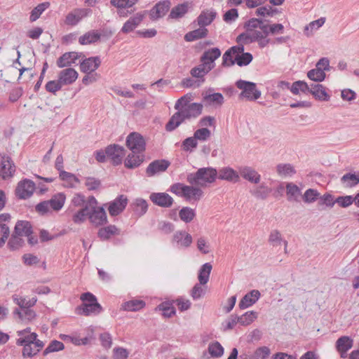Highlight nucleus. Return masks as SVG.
<instances>
[{
	"label": "nucleus",
	"mask_w": 359,
	"mask_h": 359,
	"mask_svg": "<svg viewBox=\"0 0 359 359\" xmlns=\"http://www.w3.org/2000/svg\"><path fill=\"white\" fill-rule=\"evenodd\" d=\"M193 98L191 93H187L176 101L174 108L177 112L171 116L167 123L165 126L167 131H172L185 121L195 119L202 114L203 104L191 102Z\"/></svg>",
	"instance_id": "obj_1"
},
{
	"label": "nucleus",
	"mask_w": 359,
	"mask_h": 359,
	"mask_svg": "<svg viewBox=\"0 0 359 359\" xmlns=\"http://www.w3.org/2000/svg\"><path fill=\"white\" fill-rule=\"evenodd\" d=\"M269 20H261L252 18L245 22V32L237 36L236 41L241 43H251L257 42L260 48L268 46L271 40L268 38V32L265 22Z\"/></svg>",
	"instance_id": "obj_2"
},
{
	"label": "nucleus",
	"mask_w": 359,
	"mask_h": 359,
	"mask_svg": "<svg viewBox=\"0 0 359 359\" xmlns=\"http://www.w3.org/2000/svg\"><path fill=\"white\" fill-rule=\"evenodd\" d=\"M217 177V170L212 167L198 169L195 172L187 175V181L190 184L205 187L213 183Z\"/></svg>",
	"instance_id": "obj_3"
},
{
	"label": "nucleus",
	"mask_w": 359,
	"mask_h": 359,
	"mask_svg": "<svg viewBox=\"0 0 359 359\" xmlns=\"http://www.w3.org/2000/svg\"><path fill=\"white\" fill-rule=\"evenodd\" d=\"M82 304L76 308V313L86 316L99 314L102 308L96 297L90 292H84L80 297Z\"/></svg>",
	"instance_id": "obj_4"
},
{
	"label": "nucleus",
	"mask_w": 359,
	"mask_h": 359,
	"mask_svg": "<svg viewBox=\"0 0 359 359\" xmlns=\"http://www.w3.org/2000/svg\"><path fill=\"white\" fill-rule=\"evenodd\" d=\"M236 86L241 90L239 97L248 101H255L261 97V91L257 88L255 83L239 79Z\"/></svg>",
	"instance_id": "obj_5"
},
{
	"label": "nucleus",
	"mask_w": 359,
	"mask_h": 359,
	"mask_svg": "<svg viewBox=\"0 0 359 359\" xmlns=\"http://www.w3.org/2000/svg\"><path fill=\"white\" fill-rule=\"evenodd\" d=\"M95 205H97V199L93 196L88 197L86 205L73 214L72 221L76 224L83 223L88 217L90 208H93Z\"/></svg>",
	"instance_id": "obj_6"
},
{
	"label": "nucleus",
	"mask_w": 359,
	"mask_h": 359,
	"mask_svg": "<svg viewBox=\"0 0 359 359\" xmlns=\"http://www.w3.org/2000/svg\"><path fill=\"white\" fill-rule=\"evenodd\" d=\"M145 141L137 133H130L126 139V146L134 154H142L145 150Z\"/></svg>",
	"instance_id": "obj_7"
},
{
	"label": "nucleus",
	"mask_w": 359,
	"mask_h": 359,
	"mask_svg": "<svg viewBox=\"0 0 359 359\" xmlns=\"http://www.w3.org/2000/svg\"><path fill=\"white\" fill-rule=\"evenodd\" d=\"M88 219L90 222L95 226H102L107 223V213L103 207L95 205L93 208H90Z\"/></svg>",
	"instance_id": "obj_8"
},
{
	"label": "nucleus",
	"mask_w": 359,
	"mask_h": 359,
	"mask_svg": "<svg viewBox=\"0 0 359 359\" xmlns=\"http://www.w3.org/2000/svg\"><path fill=\"white\" fill-rule=\"evenodd\" d=\"M15 172V166L11 158L0 154V177L6 180L12 177Z\"/></svg>",
	"instance_id": "obj_9"
},
{
	"label": "nucleus",
	"mask_w": 359,
	"mask_h": 359,
	"mask_svg": "<svg viewBox=\"0 0 359 359\" xmlns=\"http://www.w3.org/2000/svg\"><path fill=\"white\" fill-rule=\"evenodd\" d=\"M128 200L126 196L120 195L108 203V211L111 216L120 215L126 208Z\"/></svg>",
	"instance_id": "obj_10"
},
{
	"label": "nucleus",
	"mask_w": 359,
	"mask_h": 359,
	"mask_svg": "<svg viewBox=\"0 0 359 359\" xmlns=\"http://www.w3.org/2000/svg\"><path fill=\"white\" fill-rule=\"evenodd\" d=\"M90 13L91 11L88 8H76L67 15L65 23L71 26L76 25Z\"/></svg>",
	"instance_id": "obj_11"
},
{
	"label": "nucleus",
	"mask_w": 359,
	"mask_h": 359,
	"mask_svg": "<svg viewBox=\"0 0 359 359\" xmlns=\"http://www.w3.org/2000/svg\"><path fill=\"white\" fill-rule=\"evenodd\" d=\"M106 154L114 165H119L125 156V149L117 144L109 145L106 148Z\"/></svg>",
	"instance_id": "obj_12"
},
{
	"label": "nucleus",
	"mask_w": 359,
	"mask_h": 359,
	"mask_svg": "<svg viewBox=\"0 0 359 359\" xmlns=\"http://www.w3.org/2000/svg\"><path fill=\"white\" fill-rule=\"evenodd\" d=\"M35 190V184L29 180L20 181L16 188V195L22 199L29 198Z\"/></svg>",
	"instance_id": "obj_13"
},
{
	"label": "nucleus",
	"mask_w": 359,
	"mask_h": 359,
	"mask_svg": "<svg viewBox=\"0 0 359 359\" xmlns=\"http://www.w3.org/2000/svg\"><path fill=\"white\" fill-rule=\"evenodd\" d=\"M45 344L41 340L36 339L32 343L26 344L23 346L22 355L24 358H31L39 353L43 348Z\"/></svg>",
	"instance_id": "obj_14"
},
{
	"label": "nucleus",
	"mask_w": 359,
	"mask_h": 359,
	"mask_svg": "<svg viewBox=\"0 0 359 359\" xmlns=\"http://www.w3.org/2000/svg\"><path fill=\"white\" fill-rule=\"evenodd\" d=\"M221 50L218 48H209L202 54L201 62L210 67L212 70L215 66V61L221 56Z\"/></svg>",
	"instance_id": "obj_15"
},
{
	"label": "nucleus",
	"mask_w": 359,
	"mask_h": 359,
	"mask_svg": "<svg viewBox=\"0 0 359 359\" xmlns=\"http://www.w3.org/2000/svg\"><path fill=\"white\" fill-rule=\"evenodd\" d=\"M149 198L154 204L162 208H170L174 202L173 198L168 194L164 192L152 193L150 194Z\"/></svg>",
	"instance_id": "obj_16"
},
{
	"label": "nucleus",
	"mask_w": 359,
	"mask_h": 359,
	"mask_svg": "<svg viewBox=\"0 0 359 359\" xmlns=\"http://www.w3.org/2000/svg\"><path fill=\"white\" fill-rule=\"evenodd\" d=\"M18 338L16 340L18 346H25L26 344L32 343L38 339V334L36 332H32L30 327H27L22 330L17 331Z\"/></svg>",
	"instance_id": "obj_17"
},
{
	"label": "nucleus",
	"mask_w": 359,
	"mask_h": 359,
	"mask_svg": "<svg viewBox=\"0 0 359 359\" xmlns=\"http://www.w3.org/2000/svg\"><path fill=\"white\" fill-rule=\"evenodd\" d=\"M81 55L82 53L78 52L65 53L57 59V66L60 68L70 67L75 64Z\"/></svg>",
	"instance_id": "obj_18"
},
{
	"label": "nucleus",
	"mask_w": 359,
	"mask_h": 359,
	"mask_svg": "<svg viewBox=\"0 0 359 359\" xmlns=\"http://www.w3.org/2000/svg\"><path fill=\"white\" fill-rule=\"evenodd\" d=\"M144 18V14L142 13H137L133 17H130L123 25L121 31L124 34H128L137 28Z\"/></svg>",
	"instance_id": "obj_19"
},
{
	"label": "nucleus",
	"mask_w": 359,
	"mask_h": 359,
	"mask_svg": "<svg viewBox=\"0 0 359 359\" xmlns=\"http://www.w3.org/2000/svg\"><path fill=\"white\" fill-rule=\"evenodd\" d=\"M261 294L257 290H252L248 292L239 302L238 306L241 309H245L254 305L260 298Z\"/></svg>",
	"instance_id": "obj_20"
},
{
	"label": "nucleus",
	"mask_w": 359,
	"mask_h": 359,
	"mask_svg": "<svg viewBox=\"0 0 359 359\" xmlns=\"http://www.w3.org/2000/svg\"><path fill=\"white\" fill-rule=\"evenodd\" d=\"M185 185L183 196L188 201H198L203 196V192L198 186Z\"/></svg>",
	"instance_id": "obj_21"
},
{
	"label": "nucleus",
	"mask_w": 359,
	"mask_h": 359,
	"mask_svg": "<svg viewBox=\"0 0 359 359\" xmlns=\"http://www.w3.org/2000/svg\"><path fill=\"white\" fill-rule=\"evenodd\" d=\"M170 163L165 160H156L151 162L147 167L146 173L149 177L163 172L168 168Z\"/></svg>",
	"instance_id": "obj_22"
},
{
	"label": "nucleus",
	"mask_w": 359,
	"mask_h": 359,
	"mask_svg": "<svg viewBox=\"0 0 359 359\" xmlns=\"http://www.w3.org/2000/svg\"><path fill=\"white\" fill-rule=\"evenodd\" d=\"M78 72L73 68H67L58 74V80L62 86L73 83L78 78Z\"/></svg>",
	"instance_id": "obj_23"
},
{
	"label": "nucleus",
	"mask_w": 359,
	"mask_h": 359,
	"mask_svg": "<svg viewBox=\"0 0 359 359\" xmlns=\"http://www.w3.org/2000/svg\"><path fill=\"white\" fill-rule=\"evenodd\" d=\"M100 64L101 60L99 57H88L81 62V71L90 74L95 72L100 67Z\"/></svg>",
	"instance_id": "obj_24"
},
{
	"label": "nucleus",
	"mask_w": 359,
	"mask_h": 359,
	"mask_svg": "<svg viewBox=\"0 0 359 359\" xmlns=\"http://www.w3.org/2000/svg\"><path fill=\"white\" fill-rule=\"evenodd\" d=\"M217 177L219 180L231 182H236L239 180L238 172L231 167H224L217 171Z\"/></svg>",
	"instance_id": "obj_25"
},
{
	"label": "nucleus",
	"mask_w": 359,
	"mask_h": 359,
	"mask_svg": "<svg viewBox=\"0 0 359 359\" xmlns=\"http://www.w3.org/2000/svg\"><path fill=\"white\" fill-rule=\"evenodd\" d=\"M353 341L351 338L346 336L339 337L336 342V348L340 353L341 358L346 357L347 351L353 346Z\"/></svg>",
	"instance_id": "obj_26"
},
{
	"label": "nucleus",
	"mask_w": 359,
	"mask_h": 359,
	"mask_svg": "<svg viewBox=\"0 0 359 359\" xmlns=\"http://www.w3.org/2000/svg\"><path fill=\"white\" fill-rule=\"evenodd\" d=\"M60 338L62 341L65 342H69L73 344L75 346H81V345H87L90 343L91 339H93V337L91 335L86 336L85 337L81 338L80 337L77 336L76 334H60Z\"/></svg>",
	"instance_id": "obj_27"
},
{
	"label": "nucleus",
	"mask_w": 359,
	"mask_h": 359,
	"mask_svg": "<svg viewBox=\"0 0 359 359\" xmlns=\"http://www.w3.org/2000/svg\"><path fill=\"white\" fill-rule=\"evenodd\" d=\"M313 97L319 100L328 101L330 98V95L327 93L326 88L321 84L310 85L309 92Z\"/></svg>",
	"instance_id": "obj_28"
},
{
	"label": "nucleus",
	"mask_w": 359,
	"mask_h": 359,
	"mask_svg": "<svg viewBox=\"0 0 359 359\" xmlns=\"http://www.w3.org/2000/svg\"><path fill=\"white\" fill-rule=\"evenodd\" d=\"M240 173L245 180L254 184H258L261 179L260 175L250 167L246 166L241 168Z\"/></svg>",
	"instance_id": "obj_29"
},
{
	"label": "nucleus",
	"mask_w": 359,
	"mask_h": 359,
	"mask_svg": "<svg viewBox=\"0 0 359 359\" xmlns=\"http://www.w3.org/2000/svg\"><path fill=\"white\" fill-rule=\"evenodd\" d=\"M276 172L280 177L286 179L292 177L296 170L290 163H279L276 165Z\"/></svg>",
	"instance_id": "obj_30"
},
{
	"label": "nucleus",
	"mask_w": 359,
	"mask_h": 359,
	"mask_svg": "<svg viewBox=\"0 0 359 359\" xmlns=\"http://www.w3.org/2000/svg\"><path fill=\"white\" fill-rule=\"evenodd\" d=\"M216 12L214 10H206L201 13L197 18V22L200 27H205L209 25L216 17Z\"/></svg>",
	"instance_id": "obj_31"
},
{
	"label": "nucleus",
	"mask_w": 359,
	"mask_h": 359,
	"mask_svg": "<svg viewBox=\"0 0 359 359\" xmlns=\"http://www.w3.org/2000/svg\"><path fill=\"white\" fill-rule=\"evenodd\" d=\"M280 13L278 8H273L271 6H264L257 8L255 14L262 17L261 20H268V18H273L277 14Z\"/></svg>",
	"instance_id": "obj_32"
},
{
	"label": "nucleus",
	"mask_w": 359,
	"mask_h": 359,
	"mask_svg": "<svg viewBox=\"0 0 359 359\" xmlns=\"http://www.w3.org/2000/svg\"><path fill=\"white\" fill-rule=\"evenodd\" d=\"M173 241L181 247L187 248L192 243L191 236L186 231H180L175 233Z\"/></svg>",
	"instance_id": "obj_33"
},
{
	"label": "nucleus",
	"mask_w": 359,
	"mask_h": 359,
	"mask_svg": "<svg viewBox=\"0 0 359 359\" xmlns=\"http://www.w3.org/2000/svg\"><path fill=\"white\" fill-rule=\"evenodd\" d=\"M32 226L29 222L27 221H19L17 222L15 226L14 233L22 237H29L32 234Z\"/></svg>",
	"instance_id": "obj_34"
},
{
	"label": "nucleus",
	"mask_w": 359,
	"mask_h": 359,
	"mask_svg": "<svg viewBox=\"0 0 359 359\" xmlns=\"http://www.w3.org/2000/svg\"><path fill=\"white\" fill-rule=\"evenodd\" d=\"M169 8V4L168 2H160L157 4L151 11L150 17L153 20L158 19L163 16Z\"/></svg>",
	"instance_id": "obj_35"
},
{
	"label": "nucleus",
	"mask_w": 359,
	"mask_h": 359,
	"mask_svg": "<svg viewBox=\"0 0 359 359\" xmlns=\"http://www.w3.org/2000/svg\"><path fill=\"white\" fill-rule=\"evenodd\" d=\"M100 39V34L97 31L91 30L81 36L79 42L81 45H88L97 42Z\"/></svg>",
	"instance_id": "obj_36"
},
{
	"label": "nucleus",
	"mask_w": 359,
	"mask_h": 359,
	"mask_svg": "<svg viewBox=\"0 0 359 359\" xmlns=\"http://www.w3.org/2000/svg\"><path fill=\"white\" fill-rule=\"evenodd\" d=\"M119 233L120 230L115 225H109L100 229L97 235L102 240H108L112 236L118 235Z\"/></svg>",
	"instance_id": "obj_37"
},
{
	"label": "nucleus",
	"mask_w": 359,
	"mask_h": 359,
	"mask_svg": "<svg viewBox=\"0 0 359 359\" xmlns=\"http://www.w3.org/2000/svg\"><path fill=\"white\" fill-rule=\"evenodd\" d=\"M325 22V18H320L318 20L311 22L309 24L305 26L304 29V34L308 36H311L313 33L321 27Z\"/></svg>",
	"instance_id": "obj_38"
},
{
	"label": "nucleus",
	"mask_w": 359,
	"mask_h": 359,
	"mask_svg": "<svg viewBox=\"0 0 359 359\" xmlns=\"http://www.w3.org/2000/svg\"><path fill=\"white\" fill-rule=\"evenodd\" d=\"M144 160V155L142 154H129L125 160V166L128 168L138 167Z\"/></svg>",
	"instance_id": "obj_39"
},
{
	"label": "nucleus",
	"mask_w": 359,
	"mask_h": 359,
	"mask_svg": "<svg viewBox=\"0 0 359 359\" xmlns=\"http://www.w3.org/2000/svg\"><path fill=\"white\" fill-rule=\"evenodd\" d=\"M341 182L345 187L351 188L356 186L359 183V172L344 175Z\"/></svg>",
	"instance_id": "obj_40"
},
{
	"label": "nucleus",
	"mask_w": 359,
	"mask_h": 359,
	"mask_svg": "<svg viewBox=\"0 0 359 359\" xmlns=\"http://www.w3.org/2000/svg\"><path fill=\"white\" fill-rule=\"evenodd\" d=\"M208 35V29L205 27H200V28L187 32L184 36V40L187 41H194Z\"/></svg>",
	"instance_id": "obj_41"
},
{
	"label": "nucleus",
	"mask_w": 359,
	"mask_h": 359,
	"mask_svg": "<svg viewBox=\"0 0 359 359\" xmlns=\"http://www.w3.org/2000/svg\"><path fill=\"white\" fill-rule=\"evenodd\" d=\"M66 200L65 195L62 193H58L54 195L50 200L48 203L52 210L58 211L64 206Z\"/></svg>",
	"instance_id": "obj_42"
},
{
	"label": "nucleus",
	"mask_w": 359,
	"mask_h": 359,
	"mask_svg": "<svg viewBox=\"0 0 359 359\" xmlns=\"http://www.w3.org/2000/svg\"><path fill=\"white\" fill-rule=\"evenodd\" d=\"M13 313L22 323L31 321L35 318L34 311L29 309V308L20 310L15 309Z\"/></svg>",
	"instance_id": "obj_43"
},
{
	"label": "nucleus",
	"mask_w": 359,
	"mask_h": 359,
	"mask_svg": "<svg viewBox=\"0 0 359 359\" xmlns=\"http://www.w3.org/2000/svg\"><path fill=\"white\" fill-rule=\"evenodd\" d=\"M212 268V265L210 263H205L200 268L198 276V279L200 284H207L209 280Z\"/></svg>",
	"instance_id": "obj_44"
},
{
	"label": "nucleus",
	"mask_w": 359,
	"mask_h": 359,
	"mask_svg": "<svg viewBox=\"0 0 359 359\" xmlns=\"http://www.w3.org/2000/svg\"><path fill=\"white\" fill-rule=\"evenodd\" d=\"M13 302L18 304L21 309H28L35 304L37 299L35 297L27 299L25 297H20L17 294L13 296Z\"/></svg>",
	"instance_id": "obj_45"
},
{
	"label": "nucleus",
	"mask_w": 359,
	"mask_h": 359,
	"mask_svg": "<svg viewBox=\"0 0 359 359\" xmlns=\"http://www.w3.org/2000/svg\"><path fill=\"white\" fill-rule=\"evenodd\" d=\"M144 306L145 303L142 300L133 299L123 303L122 309L128 311H137L144 308Z\"/></svg>",
	"instance_id": "obj_46"
},
{
	"label": "nucleus",
	"mask_w": 359,
	"mask_h": 359,
	"mask_svg": "<svg viewBox=\"0 0 359 359\" xmlns=\"http://www.w3.org/2000/svg\"><path fill=\"white\" fill-rule=\"evenodd\" d=\"M258 314L256 311H249L238 316L239 324L242 326H248L252 323L257 318Z\"/></svg>",
	"instance_id": "obj_47"
},
{
	"label": "nucleus",
	"mask_w": 359,
	"mask_h": 359,
	"mask_svg": "<svg viewBox=\"0 0 359 359\" xmlns=\"http://www.w3.org/2000/svg\"><path fill=\"white\" fill-rule=\"evenodd\" d=\"M60 177L69 187H75L79 183V179L74 174L65 170H60Z\"/></svg>",
	"instance_id": "obj_48"
},
{
	"label": "nucleus",
	"mask_w": 359,
	"mask_h": 359,
	"mask_svg": "<svg viewBox=\"0 0 359 359\" xmlns=\"http://www.w3.org/2000/svg\"><path fill=\"white\" fill-rule=\"evenodd\" d=\"M189 7V4L187 2L178 4L172 8L170 17L174 19L182 18L185 13H187Z\"/></svg>",
	"instance_id": "obj_49"
},
{
	"label": "nucleus",
	"mask_w": 359,
	"mask_h": 359,
	"mask_svg": "<svg viewBox=\"0 0 359 359\" xmlns=\"http://www.w3.org/2000/svg\"><path fill=\"white\" fill-rule=\"evenodd\" d=\"M50 6L49 2H43L37 5L30 13L29 20L31 22H34L39 18L41 15Z\"/></svg>",
	"instance_id": "obj_50"
},
{
	"label": "nucleus",
	"mask_w": 359,
	"mask_h": 359,
	"mask_svg": "<svg viewBox=\"0 0 359 359\" xmlns=\"http://www.w3.org/2000/svg\"><path fill=\"white\" fill-rule=\"evenodd\" d=\"M286 191L289 201H297L298 197L301 195V189L292 182L287 183Z\"/></svg>",
	"instance_id": "obj_51"
},
{
	"label": "nucleus",
	"mask_w": 359,
	"mask_h": 359,
	"mask_svg": "<svg viewBox=\"0 0 359 359\" xmlns=\"http://www.w3.org/2000/svg\"><path fill=\"white\" fill-rule=\"evenodd\" d=\"M134 212L139 216L145 214L148 209L147 202L142 198H137L133 203Z\"/></svg>",
	"instance_id": "obj_52"
},
{
	"label": "nucleus",
	"mask_w": 359,
	"mask_h": 359,
	"mask_svg": "<svg viewBox=\"0 0 359 359\" xmlns=\"http://www.w3.org/2000/svg\"><path fill=\"white\" fill-rule=\"evenodd\" d=\"M271 191L265 184H262L252 190L251 194L257 198L265 199Z\"/></svg>",
	"instance_id": "obj_53"
},
{
	"label": "nucleus",
	"mask_w": 359,
	"mask_h": 359,
	"mask_svg": "<svg viewBox=\"0 0 359 359\" xmlns=\"http://www.w3.org/2000/svg\"><path fill=\"white\" fill-rule=\"evenodd\" d=\"M211 71V67L206 66L204 63L201 62L198 66L194 67L191 70V74L195 78H202Z\"/></svg>",
	"instance_id": "obj_54"
},
{
	"label": "nucleus",
	"mask_w": 359,
	"mask_h": 359,
	"mask_svg": "<svg viewBox=\"0 0 359 359\" xmlns=\"http://www.w3.org/2000/svg\"><path fill=\"white\" fill-rule=\"evenodd\" d=\"M195 215L194 210L189 207L182 208L179 212L180 219L186 223L191 222L195 217Z\"/></svg>",
	"instance_id": "obj_55"
},
{
	"label": "nucleus",
	"mask_w": 359,
	"mask_h": 359,
	"mask_svg": "<svg viewBox=\"0 0 359 359\" xmlns=\"http://www.w3.org/2000/svg\"><path fill=\"white\" fill-rule=\"evenodd\" d=\"M310 86H309L305 81H297L292 83L290 88V91L294 95H298L300 91L303 93L309 92Z\"/></svg>",
	"instance_id": "obj_56"
},
{
	"label": "nucleus",
	"mask_w": 359,
	"mask_h": 359,
	"mask_svg": "<svg viewBox=\"0 0 359 359\" xmlns=\"http://www.w3.org/2000/svg\"><path fill=\"white\" fill-rule=\"evenodd\" d=\"M203 100L209 104L221 105L224 102V97L219 93H215L212 94L205 95L203 97Z\"/></svg>",
	"instance_id": "obj_57"
},
{
	"label": "nucleus",
	"mask_w": 359,
	"mask_h": 359,
	"mask_svg": "<svg viewBox=\"0 0 359 359\" xmlns=\"http://www.w3.org/2000/svg\"><path fill=\"white\" fill-rule=\"evenodd\" d=\"M307 76L311 81L316 82H321L325 80L326 74L325 72H323V71L316 67L307 72Z\"/></svg>",
	"instance_id": "obj_58"
},
{
	"label": "nucleus",
	"mask_w": 359,
	"mask_h": 359,
	"mask_svg": "<svg viewBox=\"0 0 359 359\" xmlns=\"http://www.w3.org/2000/svg\"><path fill=\"white\" fill-rule=\"evenodd\" d=\"M283 241L285 240L283 238V236L278 230L274 229L271 231L269 236V242L271 245L273 246H278L281 245V243H283Z\"/></svg>",
	"instance_id": "obj_59"
},
{
	"label": "nucleus",
	"mask_w": 359,
	"mask_h": 359,
	"mask_svg": "<svg viewBox=\"0 0 359 359\" xmlns=\"http://www.w3.org/2000/svg\"><path fill=\"white\" fill-rule=\"evenodd\" d=\"M194 136L197 141L205 142L210 137L211 131L207 128H201L194 132Z\"/></svg>",
	"instance_id": "obj_60"
},
{
	"label": "nucleus",
	"mask_w": 359,
	"mask_h": 359,
	"mask_svg": "<svg viewBox=\"0 0 359 359\" xmlns=\"http://www.w3.org/2000/svg\"><path fill=\"white\" fill-rule=\"evenodd\" d=\"M65 348L64 344L59 341L53 340L43 351V355H46L50 353L62 351Z\"/></svg>",
	"instance_id": "obj_61"
},
{
	"label": "nucleus",
	"mask_w": 359,
	"mask_h": 359,
	"mask_svg": "<svg viewBox=\"0 0 359 359\" xmlns=\"http://www.w3.org/2000/svg\"><path fill=\"white\" fill-rule=\"evenodd\" d=\"M238 316L236 315H231L222 324L223 331L232 330L236 324L239 323Z\"/></svg>",
	"instance_id": "obj_62"
},
{
	"label": "nucleus",
	"mask_w": 359,
	"mask_h": 359,
	"mask_svg": "<svg viewBox=\"0 0 359 359\" xmlns=\"http://www.w3.org/2000/svg\"><path fill=\"white\" fill-rule=\"evenodd\" d=\"M252 60V55L250 53H243L240 55L235 57L236 63L240 66H246L249 65Z\"/></svg>",
	"instance_id": "obj_63"
},
{
	"label": "nucleus",
	"mask_w": 359,
	"mask_h": 359,
	"mask_svg": "<svg viewBox=\"0 0 359 359\" xmlns=\"http://www.w3.org/2000/svg\"><path fill=\"white\" fill-rule=\"evenodd\" d=\"M271 353L270 349L266 346L257 348L252 355L253 359H266Z\"/></svg>",
	"instance_id": "obj_64"
}]
</instances>
